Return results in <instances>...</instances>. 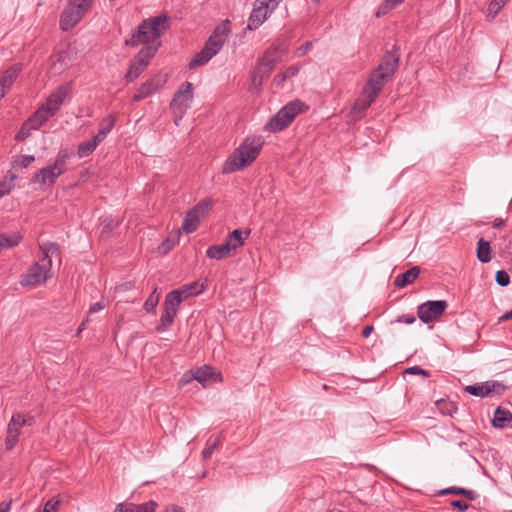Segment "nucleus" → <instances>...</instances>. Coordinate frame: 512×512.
<instances>
[{
    "label": "nucleus",
    "instance_id": "nucleus-1",
    "mask_svg": "<svg viewBox=\"0 0 512 512\" xmlns=\"http://www.w3.org/2000/svg\"><path fill=\"white\" fill-rule=\"evenodd\" d=\"M400 49L393 45L386 51L379 65L369 75L360 96L354 101V113L364 111L375 101L384 86L392 80L399 67Z\"/></svg>",
    "mask_w": 512,
    "mask_h": 512
},
{
    "label": "nucleus",
    "instance_id": "nucleus-2",
    "mask_svg": "<svg viewBox=\"0 0 512 512\" xmlns=\"http://www.w3.org/2000/svg\"><path fill=\"white\" fill-rule=\"evenodd\" d=\"M40 251L42 252L40 260L33 263L21 275L19 283L22 287H36L52 277V257L60 259L59 245L55 242H47L40 245Z\"/></svg>",
    "mask_w": 512,
    "mask_h": 512
},
{
    "label": "nucleus",
    "instance_id": "nucleus-3",
    "mask_svg": "<svg viewBox=\"0 0 512 512\" xmlns=\"http://www.w3.org/2000/svg\"><path fill=\"white\" fill-rule=\"evenodd\" d=\"M264 139L261 136L247 137L226 160L223 173H232L250 165L259 155Z\"/></svg>",
    "mask_w": 512,
    "mask_h": 512
},
{
    "label": "nucleus",
    "instance_id": "nucleus-4",
    "mask_svg": "<svg viewBox=\"0 0 512 512\" xmlns=\"http://www.w3.org/2000/svg\"><path fill=\"white\" fill-rule=\"evenodd\" d=\"M230 31V21L228 19L218 24L207 39L204 47L190 61L189 68L194 69L202 66L212 59L222 49Z\"/></svg>",
    "mask_w": 512,
    "mask_h": 512
},
{
    "label": "nucleus",
    "instance_id": "nucleus-5",
    "mask_svg": "<svg viewBox=\"0 0 512 512\" xmlns=\"http://www.w3.org/2000/svg\"><path fill=\"white\" fill-rule=\"evenodd\" d=\"M168 27V17L165 15L144 20L131 37L125 40V44L134 47L140 43L154 42L161 37Z\"/></svg>",
    "mask_w": 512,
    "mask_h": 512
},
{
    "label": "nucleus",
    "instance_id": "nucleus-6",
    "mask_svg": "<svg viewBox=\"0 0 512 512\" xmlns=\"http://www.w3.org/2000/svg\"><path fill=\"white\" fill-rule=\"evenodd\" d=\"M308 109V106L300 100H293L282 107L265 124L264 130L270 133H276L288 127L294 118Z\"/></svg>",
    "mask_w": 512,
    "mask_h": 512
},
{
    "label": "nucleus",
    "instance_id": "nucleus-7",
    "mask_svg": "<svg viewBox=\"0 0 512 512\" xmlns=\"http://www.w3.org/2000/svg\"><path fill=\"white\" fill-rule=\"evenodd\" d=\"M93 0H68L60 19V27L68 31L76 26L90 9Z\"/></svg>",
    "mask_w": 512,
    "mask_h": 512
},
{
    "label": "nucleus",
    "instance_id": "nucleus-8",
    "mask_svg": "<svg viewBox=\"0 0 512 512\" xmlns=\"http://www.w3.org/2000/svg\"><path fill=\"white\" fill-rule=\"evenodd\" d=\"M159 47V43L156 45H146L139 53L131 60L127 73L125 74V80L133 82L137 79L146 69L150 59H152Z\"/></svg>",
    "mask_w": 512,
    "mask_h": 512
},
{
    "label": "nucleus",
    "instance_id": "nucleus-9",
    "mask_svg": "<svg viewBox=\"0 0 512 512\" xmlns=\"http://www.w3.org/2000/svg\"><path fill=\"white\" fill-rule=\"evenodd\" d=\"M177 294V292H169L166 295L164 300L163 313L160 317L159 323L156 326V330L158 332L167 331L173 324L181 304V300L178 298Z\"/></svg>",
    "mask_w": 512,
    "mask_h": 512
},
{
    "label": "nucleus",
    "instance_id": "nucleus-10",
    "mask_svg": "<svg viewBox=\"0 0 512 512\" xmlns=\"http://www.w3.org/2000/svg\"><path fill=\"white\" fill-rule=\"evenodd\" d=\"M193 85L191 82H184L180 85L178 91L174 94L170 103V108L180 114V118L190 108L193 101Z\"/></svg>",
    "mask_w": 512,
    "mask_h": 512
},
{
    "label": "nucleus",
    "instance_id": "nucleus-11",
    "mask_svg": "<svg viewBox=\"0 0 512 512\" xmlns=\"http://www.w3.org/2000/svg\"><path fill=\"white\" fill-rule=\"evenodd\" d=\"M35 418L30 415H13L7 429L6 444L7 448H13L18 443L19 430L22 426H32Z\"/></svg>",
    "mask_w": 512,
    "mask_h": 512
},
{
    "label": "nucleus",
    "instance_id": "nucleus-12",
    "mask_svg": "<svg viewBox=\"0 0 512 512\" xmlns=\"http://www.w3.org/2000/svg\"><path fill=\"white\" fill-rule=\"evenodd\" d=\"M447 306L448 304L445 300L424 302L418 306V318L423 323H429L430 321L440 317L445 312Z\"/></svg>",
    "mask_w": 512,
    "mask_h": 512
},
{
    "label": "nucleus",
    "instance_id": "nucleus-13",
    "mask_svg": "<svg viewBox=\"0 0 512 512\" xmlns=\"http://www.w3.org/2000/svg\"><path fill=\"white\" fill-rule=\"evenodd\" d=\"M505 389L506 386L502 382L490 380L473 385H467L465 386L464 391L470 395L483 398L491 394H502Z\"/></svg>",
    "mask_w": 512,
    "mask_h": 512
},
{
    "label": "nucleus",
    "instance_id": "nucleus-14",
    "mask_svg": "<svg viewBox=\"0 0 512 512\" xmlns=\"http://www.w3.org/2000/svg\"><path fill=\"white\" fill-rule=\"evenodd\" d=\"M167 82L166 74H157L143 83L133 96V101H140L154 94Z\"/></svg>",
    "mask_w": 512,
    "mask_h": 512
},
{
    "label": "nucleus",
    "instance_id": "nucleus-15",
    "mask_svg": "<svg viewBox=\"0 0 512 512\" xmlns=\"http://www.w3.org/2000/svg\"><path fill=\"white\" fill-rule=\"evenodd\" d=\"M278 64V62H274L272 59H267L265 57H261L258 60L257 66L254 72L251 75V82L255 88H258L262 85L264 79L268 78L270 73L273 71L274 67Z\"/></svg>",
    "mask_w": 512,
    "mask_h": 512
},
{
    "label": "nucleus",
    "instance_id": "nucleus-16",
    "mask_svg": "<svg viewBox=\"0 0 512 512\" xmlns=\"http://www.w3.org/2000/svg\"><path fill=\"white\" fill-rule=\"evenodd\" d=\"M23 65L16 63L6 69L0 76V100L10 90L20 73L22 72Z\"/></svg>",
    "mask_w": 512,
    "mask_h": 512
},
{
    "label": "nucleus",
    "instance_id": "nucleus-17",
    "mask_svg": "<svg viewBox=\"0 0 512 512\" xmlns=\"http://www.w3.org/2000/svg\"><path fill=\"white\" fill-rule=\"evenodd\" d=\"M270 8L267 6L266 2L261 0H256L254 4V8L250 14L248 19L247 28L249 30H255L260 27L263 22L266 20L268 13H271Z\"/></svg>",
    "mask_w": 512,
    "mask_h": 512
},
{
    "label": "nucleus",
    "instance_id": "nucleus-18",
    "mask_svg": "<svg viewBox=\"0 0 512 512\" xmlns=\"http://www.w3.org/2000/svg\"><path fill=\"white\" fill-rule=\"evenodd\" d=\"M64 172H62L61 169H59L54 163L51 165H47L46 167H43L42 169L37 172L33 179V183H37L40 185H53L57 178L61 176Z\"/></svg>",
    "mask_w": 512,
    "mask_h": 512
},
{
    "label": "nucleus",
    "instance_id": "nucleus-19",
    "mask_svg": "<svg viewBox=\"0 0 512 512\" xmlns=\"http://www.w3.org/2000/svg\"><path fill=\"white\" fill-rule=\"evenodd\" d=\"M287 51L288 44L284 40L277 39L265 50L263 57L279 63Z\"/></svg>",
    "mask_w": 512,
    "mask_h": 512
},
{
    "label": "nucleus",
    "instance_id": "nucleus-20",
    "mask_svg": "<svg viewBox=\"0 0 512 512\" xmlns=\"http://www.w3.org/2000/svg\"><path fill=\"white\" fill-rule=\"evenodd\" d=\"M69 94V87L68 86H60L55 92H53L46 100L45 106L49 108V110L55 114L62 103L64 102L65 98Z\"/></svg>",
    "mask_w": 512,
    "mask_h": 512
},
{
    "label": "nucleus",
    "instance_id": "nucleus-21",
    "mask_svg": "<svg viewBox=\"0 0 512 512\" xmlns=\"http://www.w3.org/2000/svg\"><path fill=\"white\" fill-rule=\"evenodd\" d=\"M54 114L44 104L30 116L27 121V127H32L34 130L39 129L50 117Z\"/></svg>",
    "mask_w": 512,
    "mask_h": 512
},
{
    "label": "nucleus",
    "instance_id": "nucleus-22",
    "mask_svg": "<svg viewBox=\"0 0 512 512\" xmlns=\"http://www.w3.org/2000/svg\"><path fill=\"white\" fill-rule=\"evenodd\" d=\"M235 251V246L229 244V242H224L220 245H212L206 251V256L211 259L220 260L231 254V252Z\"/></svg>",
    "mask_w": 512,
    "mask_h": 512
},
{
    "label": "nucleus",
    "instance_id": "nucleus-23",
    "mask_svg": "<svg viewBox=\"0 0 512 512\" xmlns=\"http://www.w3.org/2000/svg\"><path fill=\"white\" fill-rule=\"evenodd\" d=\"M215 376L219 377L220 373L216 374L213 367L206 365L203 367L196 368L195 370H191L190 379H194L203 386H206L209 380H211Z\"/></svg>",
    "mask_w": 512,
    "mask_h": 512
},
{
    "label": "nucleus",
    "instance_id": "nucleus-24",
    "mask_svg": "<svg viewBox=\"0 0 512 512\" xmlns=\"http://www.w3.org/2000/svg\"><path fill=\"white\" fill-rule=\"evenodd\" d=\"M420 274V268L418 266H414L404 273L398 275L394 280V285L397 288H404L409 284H412Z\"/></svg>",
    "mask_w": 512,
    "mask_h": 512
},
{
    "label": "nucleus",
    "instance_id": "nucleus-25",
    "mask_svg": "<svg viewBox=\"0 0 512 512\" xmlns=\"http://www.w3.org/2000/svg\"><path fill=\"white\" fill-rule=\"evenodd\" d=\"M156 508V504L152 501L144 503V504H119L115 508L114 512H154Z\"/></svg>",
    "mask_w": 512,
    "mask_h": 512
},
{
    "label": "nucleus",
    "instance_id": "nucleus-26",
    "mask_svg": "<svg viewBox=\"0 0 512 512\" xmlns=\"http://www.w3.org/2000/svg\"><path fill=\"white\" fill-rule=\"evenodd\" d=\"M115 120V117L112 115H109L101 120L98 133L93 137V139L97 141L98 144H100L113 129Z\"/></svg>",
    "mask_w": 512,
    "mask_h": 512
},
{
    "label": "nucleus",
    "instance_id": "nucleus-27",
    "mask_svg": "<svg viewBox=\"0 0 512 512\" xmlns=\"http://www.w3.org/2000/svg\"><path fill=\"white\" fill-rule=\"evenodd\" d=\"M201 218L202 216L199 213H197L193 208H191L186 213V216L182 224V229L187 234L194 232L198 228Z\"/></svg>",
    "mask_w": 512,
    "mask_h": 512
},
{
    "label": "nucleus",
    "instance_id": "nucleus-28",
    "mask_svg": "<svg viewBox=\"0 0 512 512\" xmlns=\"http://www.w3.org/2000/svg\"><path fill=\"white\" fill-rule=\"evenodd\" d=\"M512 422V413L504 408L498 407L494 412L492 420L493 426L496 428H503Z\"/></svg>",
    "mask_w": 512,
    "mask_h": 512
},
{
    "label": "nucleus",
    "instance_id": "nucleus-29",
    "mask_svg": "<svg viewBox=\"0 0 512 512\" xmlns=\"http://www.w3.org/2000/svg\"><path fill=\"white\" fill-rule=\"evenodd\" d=\"M301 69V65H291L285 68L282 72L277 74L273 79V84L276 87H280L283 83L293 76H296Z\"/></svg>",
    "mask_w": 512,
    "mask_h": 512
},
{
    "label": "nucleus",
    "instance_id": "nucleus-30",
    "mask_svg": "<svg viewBox=\"0 0 512 512\" xmlns=\"http://www.w3.org/2000/svg\"><path fill=\"white\" fill-rule=\"evenodd\" d=\"M21 240L22 235L18 232L0 234V251L17 246Z\"/></svg>",
    "mask_w": 512,
    "mask_h": 512
},
{
    "label": "nucleus",
    "instance_id": "nucleus-31",
    "mask_svg": "<svg viewBox=\"0 0 512 512\" xmlns=\"http://www.w3.org/2000/svg\"><path fill=\"white\" fill-rule=\"evenodd\" d=\"M201 291H202V288L200 287V285L197 282H193L189 285H184V286L180 287L179 289H175L172 292H177L178 298L182 302L183 300L187 299L188 297H190L192 295H197V294L201 293Z\"/></svg>",
    "mask_w": 512,
    "mask_h": 512
},
{
    "label": "nucleus",
    "instance_id": "nucleus-32",
    "mask_svg": "<svg viewBox=\"0 0 512 512\" xmlns=\"http://www.w3.org/2000/svg\"><path fill=\"white\" fill-rule=\"evenodd\" d=\"M250 235V230L242 232L239 229L233 230L226 238L225 242H229L235 246V250L244 245L245 239Z\"/></svg>",
    "mask_w": 512,
    "mask_h": 512
},
{
    "label": "nucleus",
    "instance_id": "nucleus-33",
    "mask_svg": "<svg viewBox=\"0 0 512 512\" xmlns=\"http://www.w3.org/2000/svg\"><path fill=\"white\" fill-rule=\"evenodd\" d=\"M477 258L482 263H488L491 260L490 244L483 238H480L477 243Z\"/></svg>",
    "mask_w": 512,
    "mask_h": 512
},
{
    "label": "nucleus",
    "instance_id": "nucleus-34",
    "mask_svg": "<svg viewBox=\"0 0 512 512\" xmlns=\"http://www.w3.org/2000/svg\"><path fill=\"white\" fill-rule=\"evenodd\" d=\"M99 144L93 138L89 141L82 142L79 144L77 149V155L79 158H84L93 153Z\"/></svg>",
    "mask_w": 512,
    "mask_h": 512
},
{
    "label": "nucleus",
    "instance_id": "nucleus-35",
    "mask_svg": "<svg viewBox=\"0 0 512 512\" xmlns=\"http://www.w3.org/2000/svg\"><path fill=\"white\" fill-rule=\"evenodd\" d=\"M214 201L212 198L207 197L202 199L198 204H196L193 209L199 213L202 217L211 209Z\"/></svg>",
    "mask_w": 512,
    "mask_h": 512
},
{
    "label": "nucleus",
    "instance_id": "nucleus-36",
    "mask_svg": "<svg viewBox=\"0 0 512 512\" xmlns=\"http://www.w3.org/2000/svg\"><path fill=\"white\" fill-rule=\"evenodd\" d=\"M70 158V153L67 150H60L55 158L54 164L65 172L67 169V160Z\"/></svg>",
    "mask_w": 512,
    "mask_h": 512
},
{
    "label": "nucleus",
    "instance_id": "nucleus-37",
    "mask_svg": "<svg viewBox=\"0 0 512 512\" xmlns=\"http://www.w3.org/2000/svg\"><path fill=\"white\" fill-rule=\"evenodd\" d=\"M508 0H492L488 7V17L493 19L496 17L500 9L506 4Z\"/></svg>",
    "mask_w": 512,
    "mask_h": 512
},
{
    "label": "nucleus",
    "instance_id": "nucleus-38",
    "mask_svg": "<svg viewBox=\"0 0 512 512\" xmlns=\"http://www.w3.org/2000/svg\"><path fill=\"white\" fill-rule=\"evenodd\" d=\"M437 405L444 415L452 416L457 411V407L452 402L441 400L437 402Z\"/></svg>",
    "mask_w": 512,
    "mask_h": 512
},
{
    "label": "nucleus",
    "instance_id": "nucleus-39",
    "mask_svg": "<svg viewBox=\"0 0 512 512\" xmlns=\"http://www.w3.org/2000/svg\"><path fill=\"white\" fill-rule=\"evenodd\" d=\"M159 302V295L156 290H154L149 297L146 299L144 303V309L146 311H154Z\"/></svg>",
    "mask_w": 512,
    "mask_h": 512
},
{
    "label": "nucleus",
    "instance_id": "nucleus-40",
    "mask_svg": "<svg viewBox=\"0 0 512 512\" xmlns=\"http://www.w3.org/2000/svg\"><path fill=\"white\" fill-rule=\"evenodd\" d=\"M495 281L499 286L506 287L510 283V276L507 271L499 270L496 272Z\"/></svg>",
    "mask_w": 512,
    "mask_h": 512
},
{
    "label": "nucleus",
    "instance_id": "nucleus-41",
    "mask_svg": "<svg viewBox=\"0 0 512 512\" xmlns=\"http://www.w3.org/2000/svg\"><path fill=\"white\" fill-rule=\"evenodd\" d=\"M59 505H60L59 498L52 497L44 504L43 509L39 512H57Z\"/></svg>",
    "mask_w": 512,
    "mask_h": 512
},
{
    "label": "nucleus",
    "instance_id": "nucleus-42",
    "mask_svg": "<svg viewBox=\"0 0 512 512\" xmlns=\"http://www.w3.org/2000/svg\"><path fill=\"white\" fill-rule=\"evenodd\" d=\"M405 374H411V375H421L424 378H428L430 376L429 371L421 368L420 366H412L407 368L404 371Z\"/></svg>",
    "mask_w": 512,
    "mask_h": 512
},
{
    "label": "nucleus",
    "instance_id": "nucleus-43",
    "mask_svg": "<svg viewBox=\"0 0 512 512\" xmlns=\"http://www.w3.org/2000/svg\"><path fill=\"white\" fill-rule=\"evenodd\" d=\"M175 245V241L167 238L158 247V253L161 255L167 254Z\"/></svg>",
    "mask_w": 512,
    "mask_h": 512
},
{
    "label": "nucleus",
    "instance_id": "nucleus-44",
    "mask_svg": "<svg viewBox=\"0 0 512 512\" xmlns=\"http://www.w3.org/2000/svg\"><path fill=\"white\" fill-rule=\"evenodd\" d=\"M34 161L35 157L33 155H22L16 160V164L21 168H27Z\"/></svg>",
    "mask_w": 512,
    "mask_h": 512
},
{
    "label": "nucleus",
    "instance_id": "nucleus-45",
    "mask_svg": "<svg viewBox=\"0 0 512 512\" xmlns=\"http://www.w3.org/2000/svg\"><path fill=\"white\" fill-rule=\"evenodd\" d=\"M404 0H385L379 7V11L385 13L386 11L395 8Z\"/></svg>",
    "mask_w": 512,
    "mask_h": 512
},
{
    "label": "nucleus",
    "instance_id": "nucleus-46",
    "mask_svg": "<svg viewBox=\"0 0 512 512\" xmlns=\"http://www.w3.org/2000/svg\"><path fill=\"white\" fill-rule=\"evenodd\" d=\"M313 47V42L312 41H306L303 45H301L300 47H298L295 51V56L296 57H303L304 55H306Z\"/></svg>",
    "mask_w": 512,
    "mask_h": 512
},
{
    "label": "nucleus",
    "instance_id": "nucleus-47",
    "mask_svg": "<svg viewBox=\"0 0 512 512\" xmlns=\"http://www.w3.org/2000/svg\"><path fill=\"white\" fill-rule=\"evenodd\" d=\"M32 130H34V128L30 126L27 127V121H25L16 135V140H25L30 135Z\"/></svg>",
    "mask_w": 512,
    "mask_h": 512
},
{
    "label": "nucleus",
    "instance_id": "nucleus-48",
    "mask_svg": "<svg viewBox=\"0 0 512 512\" xmlns=\"http://www.w3.org/2000/svg\"><path fill=\"white\" fill-rule=\"evenodd\" d=\"M16 179L15 175L11 176V181L9 183H0V198L10 193L14 184L13 181Z\"/></svg>",
    "mask_w": 512,
    "mask_h": 512
},
{
    "label": "nucleus",
    "instance_id": "nucleus-49",
    "mask_svg": "<svg viewBox=\"0 0 512 512\" xmlns=\"http://www.w3.org/2000/svg\"><path fill=\"white\" fill-rule=\"evenodd\" d=\"M463 488L460 487H448L439 491V495H462Z\"/></svg>",
    "mask_w": 512,
    "mask_h": 512
},
{
    "label": "nucleus",
    "instance_id": "nucleus-50",
    "mask_svg": "<svg viewBox=\"0 0 512 512\" xmlns=\"http://www.w3.org/2000/svg\"><path fill=\"white\" fill-rule=\"evenodd\" d=\"M398 323H405V324H413L416 321V318L413 314H403L399 316L396 320Z\"/></svg>",
    "mask_w": 512,
    "mask_h": 512
},
{
    "label": "nucleus",
    "instance_id": "nucleus-51",
    "mask_svg": "<svg viewBox=\"0 0 512 512\" xmlns=\"http://www.w3.org/2000/svg\"><path fill=\"white\" fill-rule=\"evenodd\" d=\"M451 506L460 511H465L469 507V505L465 501H462V500H453L451 502Z\"/></svg>",
    "mask_w": 512,
    "mask_h": 512
},
{
    "label": "nucleus",
    "instance_id": "nucleus-52",
    "mask_svg": "<svg viewBox=\"0 0 512 512\" xmlns=\"http://www.w3.org/2000/svg\"><path fill=\"white\" fill-rule=\"evenodd\" d=\"M462 496H465L470 501H474L477 498V494H476L475 491L468 490V489H465V488H463Z\"/></svg>",
    "mask_w": 512,
    "mask_h": 512
},
{
    "label": "nucleus",
    "instance_id": "nucleus-53",
    "mask_svg": "<svg viewBox=\"0 0 512 512\" xmlns=\"http://www.w3.org/2000/svg\"><path fill=\"white\" fill-rule=\"evenodd\" d=\"M191 377V371L186 372L181 379L179 380V386H185L189 382H191L193 379H190Z\"/></svg>",
    "mask_w": 512,
    "mask_h": 512
},
{
    "label": "nucleus",
    "instance_id": "nucleus-54",
    "mask_svg": "<svg viewBox=\"0 0 512 512\" xmlns=\"http://www.w3.org/2000/svg\"><path fill=\"white\" fill-rule=\"evenodd\" d=\"M104 308V304L102 303V301H98L96 303H94L90 309H89V313H96V312H99L101 311L102 309Z\"/></svg>",
    "mask_w": 512,
    "mask_h": 512
},
{
    "label": "nucleus",
    "instance_id": "nucleus-55",
    "mask_svg": "<svg viewBox=\"0 0 512 512\" xmlns=\"http://www.w3.org/2000/svg\"><path fill=\"white\" fill-rule=\"evenodd\" d=\"M374 330V327L373 325H367L365 326L362 331H361V334L364 338H367L371 335V333L373 332Z\"/></svg>",
    "mask_w": 512,
    "mask_h": 512
},
{
    "label": "nucleus",
    "instance_id": "nucleus-56",
    "mask_svg": "<svg viewBox=\"0 0 512 512\" xmlns=\"http://www.w3.org/2000/svg\"><path fill=\"white\" fill-rule=\"evenodd\" d=\"M164 512H185V510L177 505H169Z\"/></svg>",
    "mask_w": 512,
    "mask_h": 512
},
{
    "label": "nucleus",
    "instance_id": "nucleus-57",
    "mask_svg": "<svg viewBox=\"0 0 512 512\" xmlns=\"http://www.w3.org/2000/svg\"><path fill=\"white\" fill-rule=\"evenodd\" d=\"M512 319V309L510 311H507L502 316L499 317L498 322L502 323L504 321H508Z\"/></svg>",
    "mask_w": 512,
    "mask_h": 512
},
{
    "label": "nucleus",
    "instance_id": "nucleus-58",
    "mask_svg": "<svg viewBox=\"0 0 512 512\" xmlns=\"http://www.w3.org/2000/svg\"><path fill=\"white\" fill-rule=\"evenodd\" d=\"M12 501H3L0 503V512H8L10 510Z\"/></svg>",
    "mask_w": 512,
    "mask_h": 512
},
{
    "label": "nucleus",
    "instance_id": "nucleus-59",
    "mask_svg": "<svg viewBox=\"0 0 512 512\" xmlns=\"http://www.w3.org/2000/svg\"><path fill=\"white\" fill-rule=\"evenodd\" d=\"M213 450H202V458L208 459L211 457Z\"/></svg>",
    "mask_w": 512,
    "mask_h": 512
},
{
    "label": "nucleus",
    "instance_id": "nucleus-60",
    "mask_svg": "<svg viewBox=\"0 0 512 512\" xmlns=\"http://www.w3.org/2000/svg\"><path fill=\"white\" fill-rule=\"evenodd\" d=\"M503 225H504V221L502 219H500V220L495 221V223L493 224V227L500 228Z\"/></svg>",
    "mask_w": 512,
    "mask_h": 512
},
{
    "label": "nucleus",
    "instance_id": "nucleus-61",
    "mask_svg": "<svg viewBox=\"0 0 512 512\" xmlns=\"http://www.w3.org/2000/svg\"><path fill=\"white\" fill-rule=\"evenodd\" d=\"M86 322H87V320L83 321V322L79 325V328H78V331H77V335H79V334H80V333L85 329Z\"/></svg>",
    "mask_w": 512,
    "mask_h": 512
},
{
    "label": "nucleus",
    "instance_id": "nucleus-62",
    "mask_svg": "<svg viewBox=\"0 0 512 512\" xmlns=\"http://www.w3.org/2000/svg\"><path fill=\"white\" fill-rule=\"evenodd\" d=\"M64 60V53H60L58 55V61H63Z\"/></svg>",
    "mask_w": 512,
    "mask_h": 512
},
{
    "label": "nucleus",
    "instance_id": "nucleus-63",
    "mask_svg": "<svg viewBox=\"0 0 512 512\" xmlns=\"http://www.w3.org/2000/svg\"><path fill=\"white\" fill-rule=\"evenodd\" d=\"M181 119H182V118H180V116H179L177 119H175V124H176V125H178V124H179V121H180Z\"/></svg>",
    "mask_w": 512,
    "mask_h": 512
},
{
    "label": "nucleus",
    "instance_id": "nucleus-64",
    "mask_svg": "<svg viewBox=\"0 0 512 512\" xmlns=\"http://www.w3.org/2000/svg\"><path fill=\"white\" fill-rule=\"evenodd\" d=\"M209 448H216V443H215V442H213V443L210 445V447H209Z\"/></svg>",
    "mask_w": 512,
    "mask_h": 512
}]
</instances>
